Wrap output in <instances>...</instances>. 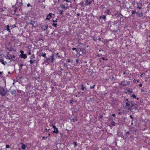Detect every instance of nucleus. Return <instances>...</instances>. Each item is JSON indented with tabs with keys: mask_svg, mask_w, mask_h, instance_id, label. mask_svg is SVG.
I'll list each match as a JSON object with an SVG mask.
<instances>
[{
	"mask_svg": "<svg viewBox=\"0 0 150 150\" xmlns=\"http://www.w3.org/2000/svg\"><path fill=\"white\" fill-rule=\"evenodd\" d=\"M68 3L62 1V4L60 5L61 8L62 9H64L65 10L68 9Z\"/></svg>",
	"mask_w": 150,
	"mask_h": 150,
	"instance_id": "nucleus-1",
	"label": "nucleus"
},
{
	"mask_svg": "<svg viewBox=\"0 0 150 150\" xmlns=\"http://www.w3.org/2000/svg\"><path fill=\"white\" fill-rule=\"evenodd\" d=\"M28 24L31 25L34 28H36L38 26V24L36 21L33 20H30Z\"/></svg>",
	"mask_w": 150,
	"mask_h": 150,
	"instance_id": "nucleus-2",
	"label": "nucleus"
},
{
	"mask_svg": "<svg viewBox=\"0 0 150 150\" xmlns=\"http://www.w3.org/2000/svg\"><path fill=\"white\" fill-rule=\"evenodd\" d=\"M6 92L5 89L1 86H0V94L2 96H4L6 95Z\"/></svg>",
	"mask_w": 150,
	"mask_h": 150,
	"instance_id": "nucleus-3",
	"label": "nucleus"
},
{
	"mask_svg": "<svg viewBox=\"0 0 150 150\" xmlns=\"http://www.w3.org/2000/svg\"><path fill=\"white\" fill-rule=\"evenodd\" d=\"M35 58V56L34 54L32 55L30 57V60L29 61V62L31 64H32L34 63V61H35V60H33V59H34Z\"/></svg>",
	"mask_w": 150,
	"mask_h": 150,
	"instance_id": "nucleus-4",
	"label": "nucleus"
},
{
	"mask_svg": "<svg viewBox=\"0 0 150 150\" xmlns=\"http://www.w3.org/2000/svg\"><path fill=\"white\" fill-rule=\"evenodd\" d=\"M128 82L126 81H122L121 83L120 84V87H124L126 86Z\"/></svg>",
	"mask_w": 150,
	"mask_h": 150,
	"instance_id": "nucleus-5",
	"label": "nucleus"
},
{
	"mask_svg": "<svg viewBox=\"0 0 150 150\" xmlns=\"http://www.w3.org/2000/svg\"><path fill=\"white\" fill-rule=\"evenodd\" d=\"M49 58V62L48 63H49L50 62H53L54 61V54H52L51 56H50Z\"/></svg>",
	"mask_w": 150,
	"mask_h": 150,
	"instance_id": "nucleus-6",
	"label": "nucleus"
},
{
	"mask_svg": "<svg viewBox=\"0 0 150 150\" xmlns=\"http://www.w3.org/2000/svg\"><path fill=\"white\" fill-rule=\"evenodd\" d=\"M48 28V26L47 25H43L41 26V28L43 31L46 30Z\"/></svg>",
	"mask_w": 150,
	"mask_h": 150,
	"instance_id": "nucleus-7",
	"label": "nucleus"
},
{
	"mask_svg": "<svg viewBox=\"0 0 150 150\" xmlns=\"http://www.w3.org/2000/svg\"><path fill=\"white\" fill-rule=\"evenodd\" d=\"M136 109H137V108L132 104L131 106L128 108V109L132 112L133 111L132 110L133 109L135 110Z\"/></svg>",
	"mask_w": 150,
	"mask_h": 150,
	"instance_id": "nucleus-8",
	"label": "nucleus"
},
{
	"mask_svg": "<svg viewBox=\"0 0 150 150\" xmlns=\"http://www.w3.org/2000/svg\"><path fill=\"white\" fill-rule=\"evenodd\" d=\"M53 15H54V14H52V13H50L47 16V17L46 18V19L50 20L51 18L52 17Z\"/></svg>",
	"mask_w": 150,
	"mask_h": 150,
	"instance_id": "nucleus-9",
	"label": "nucleus"
},
{
	"mask_svg": "<svg viewBox=\"0 0 150 150\" xmlns=\"http://www.w3.org/2000/svg\"><path fill=\"white\" fill-rule=\"evenodd\" d=\"M136 15L137 16L140 17L143 16V14L142 11H141L140 12H137L136 13Z\"/></svg>",
	"mask_w": 150,
	"mask_h": 150,
	"instance_id": "nucleus-10",
	"label": "nucleus"
},
{
	"mask_svg": "<svg viewBox=\"0 0 150 150\" xmlns=\"http://www.w3.org/2000/svg\"><path fill=\"white\" fill-rule=\"evenodd\" d=\"M20 57L22 58L25 59L27 57V55L25 54H21L20 55Z\"/></svg>",
	"mask_w": 150,
	"mask_h": 150,
	"instance_id": "nucleus-11",
	"label": "nucleus"
},
{
	"mask_svg": "<svg viewBox=\"0 0 150 150\" xmlns=\"http://www.w3.org/2000/svg\"><path fill=\"white\" fill-rule=\"evenodd\" d=\"M94 0H89V1L87 3L85 4V6L90 5V4H91L92 2H94Z\"/></svg>",
	"mask_w": 150,
	"mask_h": 150,
	"instance_id": "nucleus-12",
	"label": "nucleus"
},
{
	"mask_svg": "<svg viewBox=\"0 0 150 150\" xmlns=\"http://www.w3.org/2000/svg\"><path fill=\"white\" fill-rule=\"evenodd\" d=\"M105 13H107L108 15H110V9H107L105 11Z\"/></svg>",
	"mask_w": 150,
	"mask_h": 150,
	"instance_id": "nucleus-13",
	"label": "nucleus"
},
{
	"mask_svg": "<svg viewBox=\"0 0 150 150\" xmlns=\"http://www.w3.org/2000/svg\"><path fill=\"white\" fill-rule=\"evenodd\" d=\"M131 102L130 101H128L126 102L125 106L126 107H128L130 106Z\"/></svg>",
	"mask_w": 150,
	"mask_h": 150,
	"instance_id": "nucleus-14",
	"label": "nucleus"
},
{
	"mask_svg": "<svg viewBox=\"0 0 150 150\" xmlns=\"http://www.w3.org/2000/svg\"><path fill=\"white\" fill-rule=\"evenodd\" d=\"M0 62H1V63L4 65L6 64V62L4 59H0Z\"/></svg>",
	"mask_w": 150,
	"mask_h": 150,
	"instance_id": "nucleus-15",
	"label": "nucleus"
},
{
	"mask_svg": "<svg viewBox=\"0 0 150 150\" xmlns=\"http://www.w3.org/2000/svg\"><path fill=\"white\" fill-rule=\"evenodd\" d=\"M115 122L114 121H113V120H112L111 122V123L110 124V125H111V126H114L115 125Z\"/></svg>",
	"mask_w": 150,
	"mask_h": 150,
	"instance_id": "nucleus-16",
	"label": "nucleus"
},
{
	"mask_svg": "<svg viewBox=\"0 0 150 150\" xmlns=\"http://www.w3.org/2000/svg\"><path fill=\"white\" fill-rule=\"evenodd\" d=\"M59 132V130L57 128L56 129H54V130L53 131V133H56L57 134Z\"/></svg>",
	"mask_w": 150,
	"mask_h": 150,
	"instance_id": "nucleus-17",
	"label": "nucleus"
},
{
	"mask_svg": "<svg viewBox=\"0 0 150 150\" xmlns=\"http://www.w3.org/2000/svg\"><path fill=\"white\" fill-rule=\"evenodd\" d=\"M45 58H46L45 59H44L45 63H48L49 59V58L48 57H46Z\"/></svg>",
	"mask_w": 150,
	"mask_h": 150,
	"instance_id": "nucleus-18",
	"label": "nucleus"
},
{
	"mask_svg": "<svg viewBox=\"0 0 150 150\" xmlns=\"http://www.w3.org/2000/svg\"><path fill=\"white\" fill-rule=\"evenodd\" d=\"M21 144H22V145L21 147V148L23 149H25L26 147V146L25 145V144H23L22 143H21Z\"/></svg>",
	"mask_w": 150,
	"mask_h": 150,
	"instance_id": "nucleus-19",
	"label": "nucleus"
},
{
	"mask_svg": "<svg viewBox=\"0 0 150 150\" xmlns=\"http://www.w3.org/2000/svg\"><path fill=\"white\" fill-rule=\"evenodd\" d=\"M6 30L9 32H11V30L9 29V26L8 25H7L6 26Z\"/></svg>",
	"mask_w": 150,
	"mask_h": 150,
	"instance_id": "nucleus-20",
	"label": "nucleus"
},
{
	"mask_svg": "<svg viewBox=\"0 0 150 150\" xmlns=\"http://www.w3.org/2000/svg\"><path fill=\"white\" fill-rule=\"evenodd\" d=\"M63 10H59V13L60 15H62L63 14Z\"/></svg>",
	"mask_w": 150,
	"mask_h": 150,
	"instance_id": "nucleus-21",
	"label": "nucleus"
},
{
	"mask_svg": "<svg viewBox=\"0 0 150 150\" xmlns=\"http://www.w3.org/2000/svg\"><path fill=\"white\" fill-rule=\"evenodd\" d=\"M40 56L45 58L46 57V54L45 53L41 54Z\"/></svg>",
	"mask_w": 150,
	"mask_h": 150,
	"instance_id": "nucleus-22",
	"label": "nucleus"
},
{
	"mask_svg": "<svg viewBox=\"0 0 150 150\" xmlns=\"http://www.w3.org/2000/svg\"><path fill=\"white\" fill-rule=\"evenodd\" d=\"M81 90L83 91H84L85 90V87H83V84H82L81 85Z\"/></svg>",
	"mask_w": 150,
	"mask_h": 150,
	"instance_id": "nucleus-23",
	"label": "nucleus"
},
{
	"mask_svg": "<svg viewBox=\"0 0 150 150\" xmlns=\"http://www.w3.org/2000/svg\"><path fill=\"white\" fill-rule=\"evenodd\" d=\"M131 97H132L133 99L136 98V95L134 94L132 95L131 96Z\"/></svg>",
	"mask_w": 150,
	"mask_h": 150,
	"instance_id": "nucleus-24",
	"label": "nucleus"
},
{
	"mask_svg": "<svg viewBox=\"0 0 150 150\" xmlns=\"http://www.w3.org/2000/svg\"><path fill=\"white\" fill-rule=\"evenodd\" d=\"M105 8V6L104 5H102L100 6V8L101 9H103Z\"/></svg>",
	"mask_w": 150,
	"mask_h": 150,
	"instance_id": "nucleus-25",
	"label": "nucleus"
},
{
	"mask_svg": "<svg viewBox=\"0 0 150 150\" xmlns=\"http://www.w3.org/2000/svg\"><path fill=\"white\" fill-rule=\"evenodd\" d=\"M73 144L75 146H74V147H75L77 145V143L76 142H74Z\"/></svg>",
	"mask_w": 150,
	"mask_h": 150,
	"instance_id": "nucleus-26",
	"label": "nucleus"
},
{
	"mask_svg": "<svg viewBox=\"0 0 150 150\" xmlns=\"http://www.w3.org/2000/svg\"><path fill=\"white\" fill-rule=\"evenodd\" d=\"M95 85H94L93 86H91L90 87V88L91 89H94L95 88Z\"/></svg>",
	"mask_w": 150,
	"mask_h": 150,
	"instance_id": "nucleus-27",
	"label": "nucleus"
},
{
	"mask_svg": "<svg viewBox=\"0 0 150 150\" xmlns=\"http://www.w3.org/2000/svg\"><path fill=\"white\" fill-rule=\"evenodd\" d=\"M102 18L104 20H105L106 18V16L105 15H103L102 16Z\"/></svg>",
	"mask_w": 150,
	"mask_h": 150,
	"instance_id": "nucleus-28",
	"label": "nucleus"
},
{
	"mask_svg": "<svg viewBox=\"0 0 150 150\" xmlns=\"http://www.w3.org/2000/svg\"><path fill=\"white\" fill-rule=\"evenodd\" d=\"M73 50H75L76 52H78V51L76 49V48L75 47H73L72 49Z\"/></svg>",
	"mask_w": 150,
	"mask_h": 150,
	"instance_id": "nucleus-29",
	"label": "nucleus"
},
{
	"mask_svg": "<svg viewBox=\"0 0 150 150\" xmlns=\"http://www.w3.org/2000/svg\"><path fill=\"white\" fill-rule=\"evenodd\" d=\"M57 25V23H53L52 24V25L53 26L55 27L56 28Z\"/></svg>",
	"mask_w": 150,
	"mask_h": 150,
	"instance_id": "nucleus-30",
	"label": "nucleus"
},
{
	"mask_svg": "<svg viewBox=\"0 0 150 150\" xmlns=\"http://www.w3.org/2000/svg\"><path fill=\"white\" fill-rule=\"evenodd\" d=\"M145 74V73H142L141 74H140V76L141 77H142L144 76V75Z\"/></svg>",
	"mask_w": 150,
	"mask_h": 150,
	"instance_id": "nucleus-31",
	"label": "nucleus"
},
{
	"mask_svg": "<svg viewBox=\"0 0 150 150\" xmlns=\"http://www.w3.org/2000/svg\"><path fill=\"white\" fill-rule=\"evenodd\" d=\"M63 65H64V66L66 68L67 67V64L66 63H64L63 64Z\"/></svg>",
	"mask_w": 150,
	"mask_h": 150,
	"instance_id": "nucleus-32",
	"label": "nucleus"
},
{
	"mask_svg": "<svg viewBox=\"0 0 150 150\" xmlns=\"http://www.w3.org/2000/svg\"><path fill=\"white\" fill-rule=\"evenodd\" d=\"M76 64H78L79 63V59H76Z\"/></svg>",
	"mask_w": 150,
	"mask_h": 150,
	"instance_id": "nucleus-33",
	"label": "nucleus"
},
{
	"mask_svg": "<svg viewBox=\"0 0 150 150\" xmlns=\"http://www.w3.org/2000/svg\"><path fill=\"white\" fill-rule=\"evenodd\" d=\"M126 91H125V93H127V91L128 92H131V91H130L128 89L126 90Z\"/></svg>",
	"mask_w": 150,
	"mask_h": 150,
	"instance_id": "nucleus-34",
	"label": "nucleus"
},
{
	"mask_svg": "<svg viewBox=\"0 0 150 150\" xmlns=\"http://www.w3.org/2000/svg\"><path fill=\"white\" fill-rule=\"evenodd\" d=\"M137 13V12H136L135 11H132V13L133 14H135V13Z\"/></svg>",
	"mask_w": 150,
	"mask_h": 150,
	"instance_id": "nucleus-35",
	"label": "nucleus"
},
{
	"mask_svg": "<svg viewBox=\"0 0 150 150\" xmlns=\"http://www.w3.org/2000/svg\"><path fill=\"white\" fill-rule=\"evenodd\" d=\"M62 1H63L64 2H68V3L69 2V1L68 0H62Z\"/></svg>",
	"mask_w": 150,
	"mask_h": 150,
	"instance_id": "nucleus-36",
	"label": "nucleus"
},
{
	"mask_svg": "<svg viewBox=\"0 0 150 150\" xmlns=\"http://www.w3.org/2000/svg\"><path fill=\"white\" fill-rule=\"evenodd\" d=\"M74 102V100H70V103L73 104Z\"/></svg>",
	"mask_w": 150,
	"mask_h": 150,
	"instance_id": "nucleus-37",
	"label": "nucleus"
},
{
	"mask_svg": "<svg viewBox=\"0 0 150 150\" xmlns=\"http://www.w3.org/2000/svg\"><path fill=\"white\" fill-rule=\"evenodd\" d=\"M103 117V116L102 115H100L99 116V118L100 119L102 118Z\"/></svg>",
	"mask_w": 150,
	"mask_h": 150,
	"instance_id": "nucleus-38",
	"label": "nucleus"
},
{
	"mask_svg": "<svg viewBox=\"0 0 150 150\" xmlns=\"http://www.w3.org/2000/svg\"><path fill=\"white\" fill-rule=\"evenodd\" d=\"M66 62H71V59H68L66 61Z\"/></svg>",
	"mask_w": 150,
	"mask_h": 150,
	"instance_id": "nucleus-39",
	"label": "nucleus"
},
{
	"mask_svg": "<svg viewBox=\"0 0 150 150\" xmlns=\"http://www.w3.org/2000/svg\"><path fill=\"white\" fill-rule=\"evenodd\" d=\"M59 54V53H57L56 54V55L57 56V57H58V58H60V56L58 55Z\"/></svg>",
	"mask_w": 150,
	"mask_h": 150,
	"instance_id": "nucleus-40",
	"label": "nucleus"
},
{
	"mask_svg": "<svg viewBox=\"0 0 150 150\" xmlns=\"http://www.w3.org/2000/svg\"><path fill=\"white\" fill-rule=\"evenodd\" d=\"M6 148H9V145L7 144L6 145Z\"/></svg>",
	"mask_w": 150,
	"mask_h": 150,
	"instance_id": "nucleus-41",
	"label": "nucleus"
},
{
	"mask_svg": "<svg viewBox=\"0 0 150 150\" xmlns=\"http://www.w3.org/2000/svg\"><path fill=\"white\" fill-rule=\"evenodd\" d=\"M137 8L138 9H142V7H139L138 6L137 7Z\"/></svg>",
	"mask_w": 150,
	"mask_h": 150,
	"instance_id": "nucleus-42",
	"label": "nucleus"
},
{
	"mask_svg": "<svg viewBox=\"0 0 150 150\" xmlns=\"http://www.w3.org/2000/svg\"><path fill=\"white\" fill-rule=\"evenodd\" d=\"M20 52L21 53V54H23L24 53V52L23 50H21Z\"/></svg>",
	"mask_w": 150,
	"mask_h": 150,
	"instance_id": "nucleus-43",
	"label": "nucleus"
},
{
	"mask_svg": "<svg viewBox=\"0 0 150 150\" xmlns=\"http://www.w3.org/2000/svg\"><path fill=\"white\" fill-rule=\"evenodd\" d=\"M52 127L54 129H56L57 127H56V126L55 125H53L52 126Z\"/></svg>",
	"mask_w": 150,
	"mask_h": 150,
	"instance_id": "nucleus-44",
	"label": "nucleus"
},
{
	"mask_svg": "<svg viewBox=\"0 0 150 150\" xmlns=\"http://www.w3.org/2000/svg\"><path fill=\"white\" fill-rule=\"evenodd\" d=\"M52 22H53V23H54L55 22L56 23L57 22V20H55V21L54 20H53Z\"/></svg>",
	"mask_w": 150,
	"mask_h": 150,
	"instance_id": "nucleus-45",
	"label": "nucleus"
},
{
	"mask_svg": "<svg viewBox=\"0 0 150 150\" xmlns=\"http://www.w3.org/2000/svg\"><path fill=\"white\" fill-rule=\"evenodd\" d=\"M129 117H130L131 119H132V120H133V117L132 115H130L129 116Z\"/></svg>",
	"mask_w": 150,
	"mask_h": 150,
	"instance_id": "nucleus-46",
	"label": "nucleus"
},
{
	"mask_svg": "<svg viewBox=\"0 0 150 150\" xmlns=\"http://www.w3.org/2000/svg\"><path fill=\"white\" fill-rule=\"evenodd\" d=\"M130 101L128 99V98H126L125 100V101L126 102H127V101Z\"/></svg>",
	"mask_w": 150,
	"mask_h": 150,
	"instance_id": "nucleus-47",
	"label": "nucleus"
},
{
	"mask_svg": "<svg viewBox=\"0 0 150 150\" xmlns=\"http://www.w3.org/2000/svg\"><path fill=\"white\" fill-rule=\"evenodd\" d=\"M85 1H85V4H86L88 2V0H85Z\"/></svg>",
	"mask_w": 150,
	"mask_h": 150,
	"instance_id": "nucleus-48",
	"label": "nucleus"
},
{
	"mask_svg": "<svg viewBox=\"0 0 150 150\" xmlns=\"http://www.w3.org/2000/svg\"><path fill=\"white\" fill-rule=\"evenodd\" d=\"M112 116L113 117H114L115 116V114H114V113H113L112 114Z\"/></svg>",
	"mask_w": 150,
	"mask_h": 150,
	"instance_id": "nucleus-49",
	"label": "nucleus"
},
{
	"mask_svg": "<svg viewBox=\"0 0 150 150\" xmlns=\"http://www.w3.org/2000/svg\"><path fill=\"white\" fill-rule=\"evenodd\" d=\"M47 138V137H42V139H45V138Z\"/></svg>",
	"mask_w": 150,
	"mask_h": 150,
	"instance_id": "nucleus-50",
	"label": "nucleus"
},
{
	"mask_svg": "<svg viewBox=\"0 0 150 150\" xmlns=\"http://www.w3.org/2000/svg\"><path fill=\"white\" fill-rule=\"evenodd\" d=\"M27 6L28 7H29L30 6V4H28L27 5Z\"/></svg>",
	"mask_w": 150,
	"mask_h": 150,
	"instance_id": "nucleus-51",
	"label": "nucleus"
},
{
	"mask_svg": "<svg viewBox=\"0 0 150 150\" xmlns=\"http://www.w3.org/2000/svg\"><path fill=\"white\" fill-rule=\"evenodd\" d=\"M142 86V84L141 83H140L139 85V86L140 87H141Z\"/></svg>",
	"mask_w": 150,
	"mask_h": 150,
	"instance_id": "nucleus-52",
	"label": "nucleus"
},
{
	"mask_svg": "<svg viewBox=\"0 0 150 150\" xmlns=\"http://www.w3.org/2000/svg\"><path fill=\"white\" fill-rule=\"evenodd\" d=\"M3 72H0V76H1V75Z\"/></svg>",
	"mask_w": 150,
	"mask_h": 150,
	"instance_id": "nucleus-53",
	"label": "nucleus"
},
{
	"mask_svg": "<svg viewBox=\"0 0 150 150\" xmlns=\"http://www.w3.org/2000/svg\"><path fill=\"white\" fill-rule=\"evenodd\" d=\"M83 93V92H78V94H80L81 93Z\"/></svg>",
	"mask_w": 150,
	"mask_h": 150,
	"instance_id": "nucleus-54",
	"label": "nucleus"
},
{
	"mask_svg": "<svg viewBox=\"0 0 150 150\" xmlns=\"http://www.w3.org/2000/svg\"><path fill=\"white\" fill-rule=\"evenodd\" d=\"M102 59L103 60H105V58L104 57H102Z\"/></svg>",
	"mask_w": 150,
	"mask_h": 150,
	"instance_id": "nucleus-55",
	"label": "nucleus"
},
{
	"mask_svg": "<svg viewBox=\"0 0 150 150\" xmlns=\"http://www.w3.org/2000/svg\"><path fill=\"white\" fill-rule=\"evenodd\" d=\"M23 64H21L20 65V67H23Z\"/></svg>",
	"mask_w": 150,
	"mask_h": 150,
	"instance_id": "nucleus-56",
	"label": "nucleus"
},
{
	"mask_svg": "<svg viewBox=\"0 0 150 150\" xmlns=\"http://www.w3.org/2000/svg\"><path fill=\"white\" fill-rule=\"evenodd\" d=\"M125 133H126V134H128L129 133V132H127Z\"/></svg>",
	"mask_w": 150,
	"mask_h": 150,
	"instance_id": "nucleus-57",
	"label": "nucleus"
},
{
	"mask_svg": "<svg viewBox=\"0 0 150 150\" xmlns=\"http://www.w3.org/2000/svg\"><path fill=\"white\" fill-rule=\"evenodd\" d=\"M28 54H29V55H30L31 54V53L30 52H29L28 53Z\"/></svg>",
	"mask_w": 150,
	"mask_h": 150,
	"instance_id": "nucleus-58",
	"label": "nucleus"
},
{
	"mask_svg": "<svg viewBox=\"0 0 150 150\" xmlns=\"http://www.w3.org/2000/svg\"><path fill=\"white\" fill-rule=\"evenodd\" d=\"M118 114L119 115H121L122 114V112H118Z\"/></svg>",
	"mask_w": 150,
	"mask_h": 150,
	"instance_id": "nucleus-59",
	"label": "nucleus"
},
{
	"mask_svg": "<svg viewBox=\"0 0 150 150\" xmlns=\"http://www.w3.org/2000/svg\"><path fill=\"white\" fill-rule=\"evenodd\" d=\"M102 16H99V18H100V19H101V18H102Z\"/></svg>",
	"mask_w": 150,
	"mask_h": 150,
	"instance_id": "nucleus-60",
	"label": "nucleus"
},
{
	"mask_svg": "<svg viewBox=\"0 0 150 150\" xmlns=\"http://www.w3.org/2000/svg\"><path fill=\"white\" fill-rule=\"evenodd\" d=\"M131 121H132V123H131V125H133V122H133V120H132Z\"/></svg>",
	"mask_w": 150,
	"mask_h": 150,
	"instance_id": "nucleus-61",
	"label": "nucleus"
},
{
	"mask_svg": "<svg viewBox=\"0 0 150 150\" xmlns=\"http://www.w3.org/2000/svg\"><path fill=\"white\" fill-rule=\"evenodd\" d=\"M137 83H138L139 82V80H137Z\"/></svg>",
	"mask_w": 150,
	"mask_h": 150,
	"instance_id": "nucleus-62",
	"label": "nucleus"
},
{
	"mask_svg": "<svg viewBox=\"0 0 150 150\" xmlns=\"http://www.w3.org/2000/svg\"><path fill=\"white\" fill-rule=\"evenodd\" d=\"M98 40L99 41H101V38H98Z\"/></svg>",
	"mask_w": 150,
	"mask_h": 150,
	"instance_id": "nucleus-63",
	"label": "nucleus"
},
{
	"mask_svg": "<svg viewBox=\"0 0 150 150\" xmlns=\"http://www.w3.org/2000/svg\"><path fill=\"white\" fill-rule=\"evenodd\" d=\"M77 16H79L80 15V14L79 13H77Z\"/></svg>",
	"mask_w": 150,
	"mask_h": 150,
	"instance_id": "nucleus-64",
	"label": "nucleus"
}]
</instances>
